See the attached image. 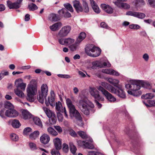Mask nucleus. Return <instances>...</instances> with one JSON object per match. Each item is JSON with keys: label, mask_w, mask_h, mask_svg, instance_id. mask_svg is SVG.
<instances>
[{"label": "nucleus", "mask_w": 155, "mask_h": 155, "mask_svg": "<svg viewBox=\"0 0 155 155\" xmlns=\"http://www.w3.org/2000/svg\"><path fill=\"white\" fill-rule=\"evenodd\" d=\"M101 85L107 90L110 92L115 94L119 97L124 99L126 97V95L124 91L122 89V85L120 86V88H117V90L109 84L105 82H101Z\"/></svg>", "instance_id": "f257e3e1"}, {"label": "nucleus", "mask_w": 155, "mask_h": 155, "mask_svg": "<svg viewBox=\"0 0 155 155\" xmlns=\"http://www.w3.org/2000/svg\"><path fill=\"white\" fill-rule=\"evenodd\" d=\"M27 97L28 100L30 101H34V95L36 94L37 91V86L36 81L35 80H31L27 88Z\"/></svg>", "instance_id": "f03ea898"}, {"label": "nucleus", "mask_w": 155, "mask_h": 155, "mask_svg": "<svg viewBox=\"0 0 155 155\" xmlns=\"http://www.w3.org/2000/svg\"><path fill=\"white\" fill-rule=\"evenodd\" d=\"M85 49L86 53L88 55L93 57H96L99 56L101 52V50L100 48L93 45H88Z\"/></svg>", "instance_id": "7ed1b4c3"}, {"label": "nucleus", "mask_w": 155, "mask_h": 155, "mask_svg": "<svg viewBox=\"0 0 155 155\" xmlns=\"http://www.w3.org/2000/svg\"><path fill=\"white\" fill-rule=\"evenodd\" d=\"M140 86L139 81H132V86L131 90L127 91L128 94L133 95L134 96H138L141 94L140 91H137L140 89Z\"/></svg>", "instance_id": "20e7f679"}, {"label": "nucleus", "mask_w": 155, "mask_h": 155, "mask_svg": "<svg viewBox=\"0 0 155 155\" xmlns=\"http://www.w3.org/2000/svg\"><path fill=\"white\" fill-rule=\"evenodd\" d=\"M73 6L78 13L84 12L87 13L89 11V8L88 4L86 2L83 1V8L81 4L78 1H74L73 2Z\"/></svg>", "instance_id": "39448f33"}, {"label": "nucleus", "mask_w": 155, "mask_h": 155, "mask_svg": "<svg viewBox=\"0 0 155 155\" xmlns=\"http://www.w3.org/2000/svg\"><path fill=\"white\" fill-rule=\"evenodd\" d=\"M97 88L110 102H114L116 101V98L102 85L97 86Z\"/></svg>", "instance_id": "423d86ee"}, {"label": "nucleus", "mask_w": 155, "mask_h": 155, "mask_svg": "<svg viewBox=\"0 0 155 155\" xmlns=\"http://www.w3.org/2000/svg\"><path fill=\"white\" fill-rule=\"evenodd\" d=\"M78 106L81 112L84 114L87 115L90 114V109L87 104V100L85 99L79 100Z\"/></svg>", "instance_id": "0eeeda50"}, {"label": "nucleus", "mask_w": 155, "mask_h": 155, "mask_svg": "<svg viewBox=\"0 0 155 155\" xmlns=\"http://www.w3.org/2000/svg\"><path fill=\"white\" fill-rule=\"evenodd\" d=\"M41 92L39 94L37 99L39 101L41 104L44 103V99L47 95L48 87L46 84H43L41 87Z\"/></svg>", "instance_id": "6e6552de"}, {"label": "nucleus", "mask_w": 155, "mask_h": 155, "mask_svg": "<svg viewBox=\"0 0 155 155\" xmlns=\"http://www.w3.org/2000/svg\"><path fill=\"white\" fill-rule=\"evenodd\" d=\"M68 107L69 109L70 116L75 117L79 122L81 123V125L82 126L83 124L81 123V117L79 112L75 109L74 106L73 104L69 105Z\"/></svg>", "instance_id": "1a4fd4ad"}, {"label": "nucleus", "mask_w": 155, "mask_h": 155, "mask_svg": "<svg viewBox=\"0 0 155 155\" xmlns=\"http://www.w3.org/2000/svg\"><path fill=\"white\" fill-rule=\"evenodd\" d=\"M71 29V27L69 25H66L63 27L58 32L57 37H64L67 36Z\"/></svg>", "instance_id": "9d476101"}, {"label": "nucleus", "mask_w": 155, "mask_h": 155, "mask_svg": "<svg viewBox=\"0 0 155 155\" xmlns=\"http://www.w3.org/2000/svg\"><path fill=\"white\" fill-rule=\"evenodd\" d=\"M99 90L94 87L91 88L90 91V93L91 95L95 99L103 101L104 100V98L102 97H101L99 94Z\"/></svg>", "instance_id": "9b49d317"}, {"label": "nucleus", "mask_w": 155, "mask_h": 155, "mask_svg": "<svg viewBox=\"0 0 155 155\" xmlns=\"http://www.w3.org/2000/svg\"><path fill=\"white\" fill-rule=\"evenodd\" d=\"M5 115L10 117H14L18 116V112L15 109L12 108L6 110L5 112Z\"/></svg>", "instance_id": "f8f14e48"}, {"label": "nucleus", "mask_w": 155, "mask_h": 155, "mask_svg": "<svg viewBox=\"0 0 155 155\" xmlns=\"http://www.w3.org/2000/svg\"><path fill=\"white\" fill-rule=\"evenodd\" d=\"M101 7L105 12L108 14H112L114 10L110 6L105 4L101 5Z\"/></svg>", "instance_id": "ddd939ff"}, {"label": "nucleus", "mask_w": 155, "mask_h": 155, "mask_svg": "<svg viewBox=\"0 0 155 155\" xmlns=\"http://www.w3.org/2000/svg\"><path fill=\"white\" fill-rule=\"evenodd\" d=\"M50 140L49 136L46 134H43L40 138L41 142L44 144H47Z\"/></svg>", "instance_id": "4468645a"}, {"label": "nucleus", "mask_w": 155, "mask_h": 155, "mask_svg": "<svg viewBox=\"0 0 155 155\" xmlns=\"http://www.w3.org/2000/svg\"><path fill=\"white\" fill-rule=\"evenodd\" d=\"M113 3L116 6L120 8L128 9L130 7V5L126 3H121L118 2H113Z\"/></svg>", "instance_id": "2eb2a0df"}, {"label": "nucleus", "mask_w": 155, "mask_h": 155, "mask_svg": "<svg viewBox=\"0 0 155 155\" xmlns=\"http://www.w3.org/2000/svg\"><path fill=\"white\" fill-rule=\"evenodd\" d=\"M107 81L117 88H120V86L121 85V84H119V81L117 79H114L112 78H109L108 79Z\"/></svg>", "instance_id": "dca6fc26"}, {"label": "nucleus", "mask_w": 155, "mask_h": 155, "mask_svg": "<svg viewBox=\"0 0 155 155\" xmlns=\"http://www.w3.org/2000/svg\"><path fill=\"white\" fill-rule=\"evenodd\" d=\"M53 142L56 149L60 150L61 149V142L59 138L58 137L54 138L53 140Z\"/></svg>", "instance_id": "f3484780"}, {"label": "nucleus", "mask_w": 155, "mask_h": 155, "mask_svg": "<svg viewBox=\"0 0 155 155\" xmlns=\"http://www.w3.org/2000/svg\"><path fill=\"white\" fill-rule=\"evenodd\" d=\"M92 8L94 12L97 13L100 12V10L96 3L93 0H90Z\"/></svg>", "instance_id": "a211bd4d"}, {"label": "nucleus", "mask_w": 155, "mask_h": 155, "mask_svg": "<svg viewBox=\"0 0 155 155\" xmlns=\"http://www.w3.org/2000/svg\"><path fill=\"white\" fill-rule=\"evenodd\" d=\"M42 109L49 118L55 115L52 111L45 107H43Z\"/></svg>", "instance_id": "6ab92c4d"}, {"label": "nucleus", "mask_w": 155, "mask_h": 155, "mask_svg": "<svg viewBox=\"0 0 155 155\" xmlns=\"http://www.w3.org/2000/svg\"><path fill=\"white\" fill-rule=\"evenodd\" d=\"M62 26V23L60 22H58L50 26L51 29L53 31H55L59 29Z\"/></svg>", "instance_id": "aec40b11"}, {"label": "nucleus", "mask_w": 155, "mask_h": 155, "mask_svg": "<svg viewBox=\"0 0 155 155\" xmlns=\"http://www.w3.org/2000/svg\"><path fill=\"white\" fill-rule=\"evenodd\" d=\"M49 20L52 21H57L60 19L59 16L57 14L52 13L50 14L48 17Z\"/></svg>", "instance_id": "412c9836"}, {"label": "nucleus", "mask_w": 155, "mask_h": 155, "mask_svg": "<svg viewBox=\"0 0 155 155\" xmlns=\"http://www.w3.org/2000/svg\"><path fill=\"white\" fill-rule=\"evenodd\" d=\"M22 116L25 119H28L31 118L32 115L26 110H24L22 112Z\"/></svg>", "instance_id": "4be33fe9"}, {"label": "nucleus", "mask_w": 155, "mask_h": 155, "mask_svg": "<svg viewBox=\"0 0 155 155\" xmlns=\"http://www.w3.org/2000/svg\"><path fill=\"white\" fill-rule=\"evenodd\" d=\"M86 37V34L84 32H81L76 40V43L80 44Z\"/></svg>", "instance_id": "5701e85b"}, {"label": "nucleus", "mask_w": 155, "mask_h": 155, "mask_svg": "<svg viewBox=\"0 0 155 155\" xmlns=\"http://www.w3.org/2000/svg\"><path fill=\"white\" fill-rule=\"evenodd\" d=\"M39 135V131L38 130L35 131L29 135V138L32 140H35L38 137Z\"/></svg>", "instance_id": "b1692460"}, {"label": "nucleus", "mask_w": 155, "mask_h": 155, "mask_svg": "<svg viewBox=\"0 0 155 155\" xmlns=\"http://www.w3.org/2000/svg\"><path fill=\"white\" fill-rule=\"evenodd\" d=\"M48 103L47 101H45V103L47 106H49V104L52 106H54V99L53 97L51 96L48 97Z\"/></svg>", "instance_id": "393cba45"}, {"label": "nucleus", "mask_w": 155, "mask_h": 155, "mask_svg": "<svg viewBox=\"0 0 155 155\" xmlns=\"http://www.w3.org/2000/svg\"><path fill=\"white\" fill-rule=\"evenodd\" d=\"M61 12L64 16L65 18H69L71 17V14L68 12L66 9L65 8L62 9L58 11V12Z\"/></svg>", "instance_id": "a878e982"}, {"label": "nucleus", "mask_w": 155, "mask_h": 155, "mask_svg": "<svg viewBox=\"0 0 155 155\" xmlns=\"http://www.w3.org/2000/svg\"><path fill=\"white\" fill-rule=\"evenodd\" d=\"M70 150L71 153L74 154L77 150L76 147L74 145L72 142H70L69 143Z\"/></svg>", "instance_id": "bb28decb"}, {"label": "nucleus", "mask_w": 155, "mask_h": 155, "mask_svg": "<svg viewBox=\"0 0 155 155\" xmlns=\"http://www.w3.org/2000/svg\"><path fill=\"white\" fill-rule=\"evenodd\" d=\"M134 5L137 7L140 6L145 5L144 2L143 0H135L133 2Z\"/></svg>", "instance_id": "cd10ccee"}, {"label": "nucleus", "mask_w": 155, "mask_h": 155, "mask_svg": "<svg viewBox=\"0 0 155 155\" xmlns=\"http://www.w3.org/2000/svg\"><path fill=\"white\" fill-rule=\"evenodd\" d=\"M55 108L58 112L57 113H60L62 111L63 109V108L61 103L60 101L56 103Z\"/></svg>", "instance_id": "c85d7f7f"}, {"label": "nucleus", "mask_w": 155, "mask_h": 155, "mask_svg": "<svg viewBox=\"0 0 155 155\" xmlns=\"http://www.w3.org/2000/svg\"><path fill=\"white\" fill-rule=\"evenodd\" d=\"M140 87L142 86L144 87H147L150 86V84L148 81H144L139 80Z\"/></svg>", "instance_id": "c756f323"}, {"label": "nucleus", "mask_w": 155, "mask_h": 155, "mask_svg": "<svg viewBox=\"0 0 155 155\" xmlns=\"http://www.w3.org/2000/svg\"><path fill=\"white\" fill-rule=\"evenodd\" d=\"M28 8L30 11H33L37 10L38 8V7L35 4L31 3L29 4Z\"/></svg>", "instance_id": "7c9ffc66"}, {"label": "nucleus", "mask_w": 155, "mask_h": 155, "mask_svg": "<svg viewBox=\"0 0 155 155\" xmlns=\"http://www.w3.org/2000/svg\"><path fill=\"white\" fill-rule=\"evenodd\" d=\"M14 92L17 95L20 97L23 98L24 96V94L23 92L18 89H14Z\"/></svg>", "instance_id": "2f4dec72"}, {"label": "nucleus", "mask_w": 155, "mask_h": 155, "mask_svg": "<svg viewBox=\"0 0 155 155\" xmlns=\"http://www.w3.org/2000/svg\"><path fill=\"white\" fill-rule=\"evenodd\" d=\"M33 120L35 124L38 125L41 127H42V124L39 118L37 117H35L33 118Z\"/></svg>", "instance_id": "473e14b6"}, {"label": "nucleus", "mask_w": 155, "mask_h": 155, "mask_svg": "<svg viewBox=\"0 0 155 155\" xmlns=\"http://www.w3.org/2000/svg\"><path fill=\"white\" fill-rule=\"evenodd\" d=\"M47 131L49 134L52 135L56 136L58 135V133L51 127H48Z\"/></svg>", "instance_id": "72a5a7b5"}, {"label": "nucleus", "mask_w": 155, "mask_h": 155, "mask_svg": "<svg viewBox=\"0 0 155 155\" xmlns=\"http://www.w3.org/2000/svg\"><path fill=\"white\" fill-rule=\"evenodd\" d=\"M12 124L13 127L15 128H18L21 126V124L19 121L16 119L12 121Z\"/></svg>", "instance_id": "f704fd0d"}, {"label": "nucleus", "mask_w": 155, "mask_h": 155, "mask_svg": "<svg viewBox=\"0 0 155 155\" xmlns=\"http://www.w3.org/2000/svg\"><path fill=\"white\" fill-rule=\"evenodd\" d=\"M4 105L5 107L9 109L13 108L14 107L13 104L10 102L8 101L5 102Z\"/></svg>", "instance_id": "c9c22d12"}, {"label": "nucleus", "mask_w": 155, "mask_h": 155, "mask_svg": "<svg viewBox=\"0 0 155 155\" xmlns=\"http://www.w3.org/2000/svg\"><path fill=\"white\" fill-rule=\"evenodd\" d=\"M79 44V43H76V41L74 44L71 45L69 47V48L71 51H74L76 50L78 48V46Z\"/></svg>", "instance_id": "e433bc0d"}, {"label": "nucleus", "mask_w": 155, "mask_h": 155, "mask_svg": "<svg viewBox=\"0 0 155 155\" xmlns=\"http://www.w3.org/2000/svg\"><path fill=\"white\" fill-rule=\"evenodd\" d=\"M49 123L51 124H55L57 121V118L55 115L49 118Z\"/></svg>", "instance_id": "4c0bfd02"}, {"label": "nucleus", "mask_w": 155, "mask_h": 155, "mask_svg": "<svg viewBox=\"0 0 155 155\" xmlns=\"http://www.w3.org/2000/svg\"><path fill=\"white\" fill-rule=\"evenodd\" d=\"M64 6L65 9L68 10L71 12H73L74 11L70 3H66L64 4Z\"/></svg>", "instance_id": "58836bf2"}, {"label": "nucleus", "mask_w": 155, "mask_h": 155, "mask_svg": "<svg viewBox=\"0 0 155 155\" xmlns=\"http://www.w3.org/2000/svg\"><path fill=\"white\" fill-rule=\"evenodd\" d=\"M154 97L153 94L152 93H147L145 95H143L141 96L142 98H144L145 99H152Z\"/></svg>", "instance_id": "ea45409f"}, {"label": "nucleus", "mask_w": 155, "mask_h": 155, "mask_svg": "<svg viewBox=\"0 0 155 155\" xmlns=\"http://www.w3.org/2000/svg\"><path fill=\"white\" fill-rule=\"evenodd\" d=\"M74 40L70 38H65V45H69L73 43Z\"/></svg>", "instance_id": "a19ab883"}, {"label": "nucleus", "mask_w": 155, "mask_h": 155, "mask_svg": "<svg viewBox=\"0 0 155 155\" xmlns=\"http://www.w3.org/2000/svg\"><path fill=\"white\" fill-rule=\"evenodd\" d=\"M93 66L102 68V66L101 65V61H94L92 63Z\"/></svg>", "instance_id": "79ce46f5"}, {"label": "nucleus", "mask_w": 155, "mask_h": 155, "mask_svg": "<svg viewBox=\"0 0 155 155\" xmlns=\"http://www.w3.org/2000/svg\"><path fill=\"white\" fill-rule=\"evenodd\" d=\"M84 147L87 148L89 149H93L94 148V146L91 143L88 142H85Z\"/></svg>", "instance_id": "37998d69"}, {"label": "nucleus", "mask_w": 155, "mask_h": 155, "mask_svg": "<svg viewBox=\"0 0 155 155\" xmlns=\"http://www.w3.org/2000/svg\"><path fill=\"white\" fill-rule=\"evenodd\" d=\"M101 65L102 66V68L103 67H110L111 66L110 64L108 61H106L102 62L101 61Z\"/></svg>", "instance_id": "c03bdc74"}, {"label": "nucleus", "mask_w": 155, "mask_h": 155, "mask_svg": "<svg viewBox=\"0 0 155 155\" xmlns=\"http://www.w3.org/2000/svg\"><path fill=\"white\" fill-rule=\"evenodd\" d=\"M31 131L32 129L30 127H27L24 129L23 133L24 135H27Z\"/></svg>", "instance_id": "a18cd8bd"}, {"label": "nucleus", "mask_w": 155, "mask_h": 155, "mask_svg": "<svg viewBox=\"0 0 155 155\" xmlns=\"http://www.w3.org/2000/svg\"><path fill=\"white\" fill-rule=\"evenodd\" d=\"M145 105L148 107L155 106V100H149L148 101V103L149 105L147 104L144 102Z\"/></svg>", "instance_id": "49530a36"}, {"label": "nucleus", "mask_w": 155, "mask_h": 155, "mask_svg": "<svg viewBox=\"0 0 155 155\" xmlns=\"http://www.w3.org/2000/svg\"><path fill=\"white\" fill-rule=\"evenodd\" d=\"M78 135L83 138H86L87 137V135L83 131H79L78 132Z\"/></svg>", "instance_id": "de8ad7c7"}, {"label": "nucleus", "mask_w": 155, "mask_h": 155, "mask_svg": "<svg viewBox=\"0 0 155 155\" xmlns=\"http://www.w3.org/2000/svg\"><path fill=\"white\" fill-rule=\"evenodd\" d=\"M26 85V84L25 83H24L23 82L19 86H17V87H16L17 88L16 89H20L22 90H24L25 89Z\"/></svg>", "instance_id": "09e8293b"}, {"label": "nucleus", "mask_w": 155, "mask_h": 155, "mask_svg": "<svg viewBox=\"0 0 155 155\" xmlns=\"http://www.w3.org/2000/svg\"><path fill=\"white\" fill-rule=\"evenodd\" d=\"M63 37H58L59 43L62 45H65V38H63Z\"/></svg>", "instance_id": "8fccbe9b"}, {"label": "nucleus", "mask_w": 155, "mask_h": 155, "mask_svg": "<svg viewBox=\"0 0 155 155\" xmlns=\"http://www.w3.org/2000/svg\"><path fill=\"white\" fill-rule=\"evenodd\" d=\"M136 15L135 17L141 19L144 18L145 17V14L137 12Z\"/></svg>", "instance_id": "3c124183"}, {"label": "nucleus", "mask_w": 155, "mask_h": 155, "mask_svg": "<svg viewBox=\"0 0 155 155\" xmlns=\"http://www.w3.org/2000/svg\"><path fill=\"white\" fill-rule=\"evenodd\" d=\"M63 150L64 152L65 153H67L69 150V147L68 144L64 143L63 145Z\"/></svg>", "instance_id": "603ef678"}, {"label": "nucleus", "mask_w": 155, "mask_h": 155, "mask_svg": "<svg viewBox=\"0 0 155 155\" xmlns=\"http://www.w3.org/2000/svg\"><path fill=\"white\" fill-rule=\"evenodd\" d=\"M10 137L11 139L14 141H16L18 140V137L15 134H11Z\"/></svg>", "instance_id": "864d4df0"}, {"label": "nucleus", "mask_w": 155, "mask_h": 155, "mask_svg": "<svg viewBox=\"0 0 155 155\" xmlns=\"http://www.w3.org/2000/svg\"><path fill=\"white\" fill-rule=\"evenodd\" d=\"M129 27L131 29H137L140 28V26L137 25L132 24L129 25Z\"/></svg>", "instance_id": "5fc2aeb1"}, {"label": "nucleus", "mask_w": 155, "mask_h": 155, "mask_svg": "<svg viewBox=\"0 0 155 155\" xmlns=\"http://www.w3.org/2000/svg\"><path fill=\"white\" fill-rule=\"evenodd\" d=\"M23 82L22 80L21 79L19 78L18 79L16 80L15 82V85L16 87H17V86H19Z\"/></svg>", "instance_id": "6e6d98bb"}, {"label": "nucleus", "mask_w": 155, "mask_h": 155, "mask_svg": "<svg viewBox=\"0 0 155 155\" xmlns=\"http://www.w3.org/2000/svg\"><path fill=\"white\" fill-rule=\"evenodd\" d=\"M112 69L110 68H106L103 69L102 72L104 73L107 74H110Z\"/></svg>", "instance_id": "4d7b16f0"}, {"label": "nucleus", "mask_w": 155, "mask_h": 155, "mask_svg": "<svg viewBox=\"0 0 155 155\" xmlns=\"http://www.w3.org/2000/svg\"><path fill=\"white\" fill-rule=\"evenodd\" d=\"M58 150L53 149L51 152V153L52 155H60V153Z\"/></svg>", "instance_id": "13d9d810"}, {"label": "nucleus", "mask_w": 155, "mask_h": 155, "mask_svg": "<svg viewBox=\"0 0 155 155\" xmlns=\"http://www.w3.org/2000/svg\"><path fill=\"white\" fill-rule=\"evenodd\" d=\"M137 14V12H132V11H128L126 12V14L127 15L133 16L135 17L136 14Z\"/></svg>", "instance_id": "bf43d9fd"}, {"label": "nucleus", "mask_w": 155, "mask_h": 155, "mask_svg": "<svg viewBox=\"0 0 155 155\" xmlns=\"http://www.w3.org/2000/svg\"><path fill=\"white\" fill-rule=\"evenodd\" d=\"M148 2L151 7L155 8V0H148Z\"/></svg>", "instance_id": "052dcab7"}, {"label": "nucleus", "mask_w": 155, "mask_h": 155, "mask_svg": "<svg viewBox=\"0 0 155 155\" xmlns=\"http://www.w3.org/2000/svg\"><path fill=\"white\" fill-rule=\"evenodd\" d=\"M87 154V155H99L100 153L98 152L89 151Z\"/></svg>", "instance_id": "680f3d73"}, {"label": "nucleus", "mask_w": 155, "mask_h": 155, "mask_svg": "<svg viewBox=\"0 0 155 155\" xmlns=\"http://www.w3.org/2000/svg\"><path fill=\"white\" fill-rule=\"evenodd\" d=\"M0 74L3 78L5 76L8 75L9 72L7 71H2Z\"/></svg>", "instance_id": "e2e57ef3"}, {"label": "nucleus", "mask_w": 155, "mask_h": 155, "mask_svg": "<svg viewBox=\"0 0 155 155\" xmlns=\"http://www.w3.org/2000/svg\"><path fill=\"white\" fill-rule=\"evenodd\" d=\"M54 127L59 133H61L62 132V129L60 126H54Z\"/></svg>", "instance_id": "0e129e2a"}, {"label": "nucleus", "mask_w": 155, "mask_h": 155, "mask_svg": "<svg viewBox=\"0 0 155 155\" xmlns=\"http://www.w3.org/2000/svg\"><path fill=\"white\" fill-rule=\"evenodd\" d=\"M110 74L116 76H119L120 75L119 73L118 72L112 69H111Z\"/></svg>", "instance_id": "69168bd1"}, {"label": "nucleus", "mask_w": 155, "mask_h": 155, "mask_svg": "<svg viewBox=\"0 0 155 155\" xmlns=\"http://www.w3.org/2000/svg\"><path fill=\"white\" fill-rule=\"evenodd\" d=\"M58 75L59 77L61 78H71V77L68 75L59 74Z\"/></svg>", "instance_id": "338daca9"}, {"label": "nucleus", "mask_w": 155, "mask_h": 155, "mask_svg": "<svg viewBox=\"0 0 155 155\" xmlns=\"http://www.w3.org/2000/svg\"><path fill=\"white\" fill-rule=\"evenodd\" d=\"M69 134L71 136L74 137H76L77 136V134L74 130H69Z\"/></svg>", "instance_id": "774afa93"}]
</instances>
